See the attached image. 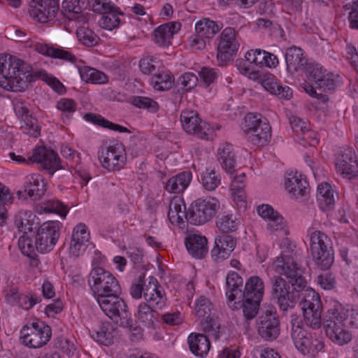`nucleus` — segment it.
<instances>
[{
	"instance_id": "nucleus-1",
	"label": "nucleus",
	"mask_w": 358,
	"mask_h": 358,
	"mask_svg": "<svg viewBox=\"0 0 358 358\" xmlns=\"http://www.w3.org/2000/svg\"><path fill=\"white\" fill-rule=\"evenodd\" d=\"M34 80L29 64L10 55H0V86L13 92H24Z\"/></svg>"
},
{
	"instance_id": "nucleus-2",
	"label": "nucleus",
	"mask_w": 358,
	"mask_h": 358,
	"mask_svg": "<svg viewBox=\"0 0 358 358\" xmlns=\"http://www.w3.org/2000/svg\"><path fill=\"white\" fill-rule=\"evenodd\" d=\"M310 251L315 264L320 269L328 270L333 265V243L324 232L315 230L310 233Z\"/></svg>"
},
{
	"instance_id": "nucleus-3",
	"label": "nucleus",
	"mask_w": 358,
	"mask_h": 358,
	"mask_svg": "<svg viewBox=\"0 0 358 358\" xmlns=\"http://www.w3.org/2000/svg\"><path fill=\"white\" fill-rule=\"evenodd\" d=\"M273 266L277 273L287 278V283L292 287L303 294L304 292L309 293L311 289L307 285V280L304 276L305 270L292 257L282 254L273 262Z\"/></svg>"
},
{
	"instance_id": "nucleus-4",
	"label": "nucleus",
	"mask_w": 358,
	"mask_h": 358,
	"mask_svg": "<svg viewBox=\"0 0 358 358\" xmlns=\"http://www.w3.org/2000/svg\"><path fill=\"white\" fill-rule=\"evenodd\" d=\"M264 293V283L263 280L257 276L250 277L245 282L242 299V310L245 318L250 320L258 313L260 303Z\"/></svg>"
},
{
	"instance_id": "nucleus-5",
	"label": "nucleus",
	"mask_w": 358,
	"mask_h": 358,
	"mask_svg": "<svg viewBox=\"0 0 358 358\" xmlns=\"http://www.w3.org/2000/svg\"><path fill=\"white\" fill-rule=\"evenodd\" d=\"M243 130L246 139L257 146H264L271 138V127L267 119L259 113H248Z\"/></svg>"
},
{
	"instance_id": "nucleus-6",
	"label": "nucleus",
	"mask_w": 358,
	"mask_h": 358,
	"mask_svg": "<svg viewBox=\"0 0 358 358\" xmlns=\"http://www.w3.org/2000/svg\"><path fill=\"white\" fill-rule=\"evenodd\" d=\"M271 297L284 313L293 309L303 295L294 287L291 289L290 285L280 275L271 278Z\"/></svg>"
},
{
	"instance_id": "nucleus-7",
	"label": "nucleus",
	"mask_w": 358,
	"mask_h": 358,
	"mask_svg": "<svg viewBox=\"0 0 358 358\" xmlns=\"http://www.w3.org/2000/svg\"><path fill=\"white\" fill-rule=\"evenodd\" d=\"M88 284L96 299L121 293V287L116 278L101 267H96L91 271Z\"/></svg>"
},
{
	"instance_id": "nucleus-8",
	"label": "nucleus",
	"mask_w": 358,
	"mask_h": 358,
	"mask_svg": "<svg viewBox=\"0 0 358 358\" xmlns=\"http://www.w3.org/2000/svg\"><path fill=\"white\" fill-rule=\"evenodd\" d=\"M220 208V202L215 197L198 199L187 210V221L194 225L203 224L210 221Z\"/></svg>"
},
{
	"instance_id": "nucleus-9",
	"label": "nucleus",
	"mask_w": 358,
	"mask_h": 358,
	"mask_svg": "<svg viewBox=\"0 0 358 358\" xmlns=\"http://www.w3.org/2000/svg\"><path fill=\"white\" fill-rule=\"evenodd\" d=\"M98 154L101 166L108 171H120L126 164L127 152L124 145L120 142L102 145Z\"/></svg>"
},
{
	"instance_id": "nucleus-10",
	"label": "nucleus",
	"mask_w": 358,
	"mask_h": 358,
	"mask_svg": "<svg viewBox=\"0 0 358 358\" xmlns=\"http://www.w3.org/2000/svg\"><path fill=\"white\" fill-rule=\"evenodd\" d=\"M22 343L31 348H38L45 345L50 339L52 331L43 322H32L24 325L20 331Z\"/></svg>"
},
{
	"instance_id": "nucleus-11",
	"label": "nucleus",
	"mask_w": 358,
	"mask_h": 358,
	"mask_svg": "<svg viewBox=\"0 0 358 358\" xmlns=\"http://www.w3.org/2000/svg\"><path fill=\"white\" fill-rule=\"evenodd\" d=\"M300 305L304 324L313 329H319L321 327L322 303L318 294L310 289L307 296H303Z\"/></svg>"
},
{
	"instance_id": "nucleus-12",
	"label": "nucleus",
	"mask_w": 358,
	"mask_h": 358,
	"mask_svg": "<svg viewBox=\"0 0 358 358\" xmlns=\"http://www.w3.org/2000/svg\"><path fill=\"white\" fill-rule=\"evenodd\" d=\"M237 32L233 27H226L219 36L217 59L220 66L231 61L238 50L240 44L236 38Z\"/></svg>"
},
{
	"instance_id": "nucleus-13",
	"label": "nucleus",
	"mask_w": 358,
	"mask_h": 358,
	"mask_svg": "<svg viewBox=\"0 0 358 358\" xmlns=\"http://www.w3.org/2000/svg\"><path fill=\"white\" fill-rule=\"evenodd\" d=\"M60 225L59 222L48 221L39 227L35 236L38 252L45 253L52 250L60 236Z\"/></svg>"
},
{
	"instance_id": "nucleus-14",
	"label": "nucleus",
	"mask_w": 358,
	"mask_h": 358,
	"mask_svg": "<svg viewBox=\"0 0 358 358\" xmlns=\"http://www.w3.org/2000/svg\"><path fill=\"white\" fill-rule=\"evenodd\" d=\"M258 334L265 341H273L280 334V322L275 308H266L257 320Z\"/></svg>"
},
{
	"instance_id": "nucleus-15",
	"label": "nucleus",
	"mask_w": 358,
	"mask_h": 358,
	"mask_svg": "<svg viewBox=\"0 0 358 358\" xmlns=\"http://www.w3.org/2000/svg\"><path fill=\"white\" fill-rule=\"evenodd\" d=\"M121 293H115L96 299L102 311L117 323L130 313L125 301L120 296Z\"/></svg>"
},
{
	"instance_id": "nucleus-16",
	"label": "nucleus",
	"mask_w": 358,
	"mask_h": 358,
	"mask_svg": "<svg viewBox=\"0 0 358 358\" xmlns=\"http://www.w3.org/2000/svg\"><path fill=\"white\" fill-rule=\"evenodd\" d=\"M180 121L183 129L187 134H194L200 138L205 139H208L211 134L212 129L210 125L202 121L198 113L194 111H182Z\"/></svg>"
},
{
	"instance_id": "nucleus-17",
	"label": "nucleus",
	"mask_w": 358,
	"mask_h": 358,
	"mask_svg": "<svg viewBox=\"0 0 358 358\" xmlns=\"http://www.w3.org/2000/svg\"><path fill=\"white\" fill-rule=\"evenodd\" d=\"M59 0H31L29 13L38 22H47L55 18L59 10Z\"/></svg>"
},
{
	"instance_id": "nucleus-18",
	"label": "nucleus",
	"mask_w": 358,
	"mask_h": 358,
	"mask_svg": "<svg viewBox=\"0 0 358 358\" xmlns=\"http://www.w3.org/2000/svg\"><path fill=\"white\" fill-rule=\"evenodd\" d=\"M291 337L295 347L303 355L309 352L313 341L303 329V322L299 315H292L290 320Z\"/></svg>"
},
{
	"instance_id": "nucleus-19",
	"label": "nucleus",
	"mask_w": 358,
	"mask_h": 358,
	"mask_svg": "<svg viewBox=\"0 0 358 358\" xmlns=\"http://www.w3.org/2000/svg\"><path fill=\"white\" fill-rule=\"evenodd\" d=\"M337 171L344 178L351 180L358 176V160L352 148L345 149L336 159Z\"/></svg>"
},
{
	"instance_id": "nucleus-20",
	"label": "nucleus",
	"mask_w": 358,
	"mask_h": 358,
	"mask_svg": "<svg viewBox=\"0 0 358 358\" xmlns=\"http://www.w3.org/2000/svg\"><path fill=\"white\" fill-rule=\"evenodd\" d=\"M33 162L41 164L43 169L48 170L50 174H53L57 170L63 169L58 155L53 150L45 147H38L33 150L30 156Z\"/></svg>"
},
{
	"instance_id": "nucleus-21",
	"label": "nucleus",
	"mask_w": 358,
	"mask_h": 358,
	"mask_svg": "<svg viewBox=\"0 0 358 358\" xmlns=\"http://www.w3.org/2000/svg\"><path fill=\"white\" fill-rule=\"evenodd\" d=\"M90 238V232L85 224H77L72 233L69 246V254L71 257H78L83 255L87 247Z\"/></svg>"
},
{
	"instance_id": "nucleus-22",
	"label": "nucleus",
	"mask_w": 358,
	"mask_h": 358,
	"mask_svg": "<svg viewBox=\"0 0 358 358\" xmlns=\"http://www.w3.org/2000/svg\"><path fill=\"white\" fill-rule=\"evenodd\" d=\"M329 318L338 323L358 329V308L346 309L342 304L336 303L328 310Z\"/></svg>"
},
{
	"instance_id": "nucleus-23",
	"label": "nucleus",
	"mask_w": 358,
	"mask_h": 358,
	"mask_svg": "<svg viewBox=\"0 0 358 358\" xmlns=\"http://www.w3.org/2000/svg\"><path fill=\"white\" fill-rule=\"evenodd\" d=\"M336 82L334 74L332 73H327L326 71L322 79L318 81L315 87L310 83H305L303 88L310 96L315 97L325 103L329 100L328 96L322 93H317L315 88L323 92H331L336 89Z\"/></svg>"
},
{
	"instance_id": "nucleus-24",
	"label": "nucleus",
	"mask_w": 358,
	"mask_h": 358,
	"mask_svg": "<svg viewBox=\"0 0 358 358\" xmlns=\"http://www.w3.org/2000/svg\"><path fill=\"white\" fill-rule=\"evenodd\" d=\"M144 299L155 309H162L166 304V296L163 287L156 278L150 277L148 285L144 289Z\"/></svg>"
},
{
	"instance_id": "nucleus-25",
	"label": "nucleus",
	"mask_w": 358,
	"mask_h": 358,
	"mask_svg": "<svg viewBox=\"0 0 358 358\" xmlns=\"http://www.w3.org/2000/svg\"><path fill=\"white\" fill-rule=\"evenodd\" d=\"M236 243V240L231 236L223 235L217 237L210 252L213 260L220 262L227 259L234 251Z\"/></svg>"
},
{
	"instance_id": "nucleus-26",
	"label": "nucleus",
	"mask_w": 358,
	"mask_h": 358,
	"mask_svg": "<svg viewBox=\"0 0 358 358\" xmlns=\"http://www.w3.org/2000/svg\"><path fill=\"white\" fill-rule=\"evenodd\" d=\"M5 299L8 303L12 306H17L24 310L31 309L35 304L39 303L41 299L36 295L24 294L19 292L18 289L15 287H10L5 290Z\"/></svg>"
},
{
	"instance_id": "nucleus-27",
	"label": "nucleus",
	"mask_w": 358,
	"mask_h": 358,
	"mask_svg": "<svg viewBox=\"0 0 358 358\" xmlns=\"http://www.w3.org/2000/svg\"><path fill=\"white\" fill-rule=\"evenodd\" d=\"M285 187L292 196L298 198L307 194L308 182L302 174L290 172L287 174Z\"/></svg>"
},
{
	"instance_id": "nucleus-28",
	"label": "nucleus",
	"mask_w": 358,
	"mask_h": 358,
	"mask_svg": "<svg viewBox=\"0 0 358 358\" xmlns=\"http://www.w3.org/2000/svg\"><path fill=\"white\" fill-rule=\"evenodd\" d=\"M24 189L30 198L38 200L46 191V182L40 174H31L25 178Z\"/></svg>"
},
{
	"instance_id": "nucleus-29",
	"label": "nucleus",
	"mask_w": 358,
	"mask_h": 358,
	"mask_svg": "<svg viewBox=\"0 0 358 358\" xmlns=\"http://www.w3.org/2000/svg\"><path fill=\"white\" fill-rule=\"evenodd\" d=\"M287 71L294 74L299 70L303 71L308 64L307 59L301 48L296 46L287 48L285 55Z\"/></svg>"
},
{
	"instance_id": "nucleus-30",
	"label": "nucleus",
	"mask_w": 358,
	"mask_h": 358,
	"mask_svg": "<svg viewBox=\"0 0 358 358\" xmlns=\"http://www.w3.org/2000/svg\"><path fill=\"white\" fill-rule=\"evenodd\" d=\"M327 322L324 327L325 333L334 343L339 345H343L352 340V334L348 331L341 327L338 321L329 318Z\"/></svg>"
},
{
	"instance_id": "nucleus-31",
	"label": "nucleus",
	"mask_w": 358,
	"mask_h": 358,
	"mask_svg": "<svg viewBox=\"0 0 358 358\" xmlns=\"http://www.w3.org/2000/svg\"><path fill=\"white\" fill-rule=\"evenodd\" d=\"M181 27L178 22H171L160 25L155 29L154 41L159 46H169L174 34L177 33Z\"/></svg>"
},
{
	"instance_id": "nucleus-32",
	"label": "nucleus",
	"mask_w": 358,
	"mask_h": 358,
	"mask_svg": "<svg viewBox=\"0 0 358 358\" xmlns=\"http://www.w3.org/2000/svg\"><path fill=\"white\" fill-rule=\"evenodd\" d=\"M192 179V172L184 171L170 178L166 182L164 189L171 194H180L187 188Z\"/></svg>"
},
{
	"instance_id": "nucleus-33",
	"label": "nucleus",
	"mask_w": 358,
	"mask_h": 358,
	"mask_svg": "<svg viewBox=\"0 0 358 358\" xmlns=\"http://www.w3.org/2000/svg\"><path fill=\"white\" fill-rule=\"evenodd\" d=\"M91 335L96 342L108 346L114 343L117 336V328L115 324L109 322H104L92 331Z\"/></svg>"
},
{
	"instance_id": "nucleus-34",
	"label": "nucleus",
	"mask_w": 358,
	"mask_h": 358,
	"mask_svg": "<svg viewBox=\"0 0 358 358\" xmlns=\"http://www.w3.org/2000/svg\"><path fill=\"white\" fill-rule=\"evenodd\" d=\"M207 243V238L198 234H189L185 241L188 252L197 259H202L206 255Z\"/></svg>"
},
{
	"instance_id": "nucleus-35",
	"label": "nucleus",
	"mask_w": 358,
	"mask_h": 358,
	"mask_svg": "<svg viewBox=\"0 0 358 358\" xmlns=\"http://www.w3.org/2000/svg\"><path fill=\"white\" fill-rule=\"evenodd\" d=\"M217 159L222 167L228 173H233L235 171L236 157L233 146L229 143H224L217 150Z\"/></svg>"
},
{
	"instance_id": "nucleus-36",
	"label": "nucleus",
	"mask_w": 358,
	"mask_h": 358,
	"mask_svg": "<svg viewBox=\"0 0 358 358\" xmlns=\"http://www.w3.org/2000/svg\"><path fill=\"white\" fill-rule=\"evenodd\" d=\"M35 50L43 55L52 58L63 59L71 63H74L76 61V57L74 55L61 48H55L48 44L36 43Z\"/></svg>"
},
{
	"instance_id": "nucleus-37",
	"label": "nucleus",
	"mask_w": 358,
	"mask_h": 358,
	"mask_svg": "<svg viewBox=\"0 0 358 358\" xmlns=\"http://www.w3.org/2000/svg\"><path fill=\"white\" fill-rule=\"evenodd\" d=\"M188 343L191 352L201 357L207 355L210 347L208 336L202 334H191L188 337Z\"/></svg>"
},
{
	"instance_id": "nucleus-38",
	"label": "nucleus",
	"mask_w": 358,
	"mask_h": 358,
	"mask_svg": "<svg viewBox=\"0 0 358 358\" xmlns=\"http://www.w3.org/2000/svg\"><path fill=\"white\" fill-rule=\"evenodd\" d=\"M317 199L322 210L329 211L334 208L335 198L334 191L330 184L324 182L318 185Z\"/></svg>"
},
{
	"instance_id": "nucleus-39",
	"label": "nucleus",
	"mask_w": 358,
	"mask_h": 358,
	"mask_svg": "<svg viewBox=\"0 0 358 358\" xmlns=\"http://www.w3.org/2000/svg\"><path fill=\"white\" fill-rule=\"evenodd\" d=\"M150 304L142 302L138 306L137 317L138 320L148 328H154L157 321L158 313Z\"/></svg>"
},
{
	"instance_id": "nucleus-40",
	"label": "nucleus",
	"mask_w": 358,
	"mask_h": 358,
	"mask_svg": "<svg viewBox=\"0 0 358 358\" xmlns=\"http://www.w3.org/2000/svg\"><path fill=\"white\" fill-rule=\"evenodd\" d=\"M262 86L271 94L280 98L289 99L292 97V90L289 87H282L278 84L273 76L263 77L261 78Z\"/></svg>"
},
{
	"instance_id": "nucleus-41",
	"label": "nucleus",
	"mask_w": 358,
	"mask_h": 358,
	"mask_svg": "<svg viewBox=\"0 0 358 358\" xmlns=\"http://www.w3.org/2000/svg\"><path fill=\"white\" fill-rule=\"evenodd\" d=\"M81 79L86 83L93 84H106L108 82V76L103 72L87 66L79 67Z\"/></svg>"
},
{
	"instance_id": "nucleus-42",
	"label": "nucleus",
	"mask_w": 358,
	"mask_h": 358,
	"mask_svg": "<svg viewBox=\"0 0 358 358\" xmlns=\"http://www.w3.org/2000/svg\"><path fill=\"white\" fill-rule=\"evenodd\" d=\"M123 15L119 8L113 5V8H110V10H107L102 15L99 20V24L103 29L113 30L118 27L121 22L120 16Z\"/></svg>"
},
{
	"instance_id": "nucleus-43",
	"label": "nucleus",
	"mask_w": 358,
	"mask_h": 358,
	"mask_svg": "<svg viewBox=\"0 0 358 358\" xmlns=\"http://www.w3.org/2000/svg\"><path fill=\"white\" fill-rule=\"evenodd\" d=\"M221 27L214 21L203 18L195 24V31L199 36L205 38H212Z\"/></svg>"
},
{
	"instance_id": "nucleus-44",
	"label": "nucleus",
	"mask_w": 358,
	"mask_h": 358,
	"mask_svg": "<svg viewBox=\"0 0 358 358\" xmlns=\"http://www.w3.org/2000/svg\"><path fill=\"white\" fill-rule=\"evenodd\" d=\"M84 118L86 121L92 122L93 124L101 126L103 128H107L108 129L122 133L129 132L127 128L110 122L100 115L89 113L85 115Z\"/></svg>"
},
{
	"instance_id": "nucleus-45",
	"label": "nucleus",
	"mask_w": 358,
	"mask_h": 358,
	"mask_svg": "<svg viewBox=\"0 0 358 358\" xmlns=\"http://www.w3.org/2000/svg\"><path fill=\"white\" fill-rule=\"evenodd\" d=\"M117 324L127 329L132 341H138L142 338L143 329L134 321L131 313L121 320H117Z\"/></svg>"
},
{
	"instance_id": "nucleus-46",
	"label": "nucleus",
	"mask_w": 358,
	"mask_h": 358,
	"mask_svg": "<svg viewBox=\"0 0 358 358\" xmlns=\"http://www.w3.org/2000/svg\"><path fill=\"white\" fill-rule=\"evenodd\" d=\"M41 210L47 213H55L62 218H65L68 212V206L59 200L50 199L43 201L41 205Z\"/></svg>"
},
{
	"instance_id": "nucleus-47",
	"label": "nucleus",
	"mask_w": 358,
	"mask_h": 358,
	"mask_svg": "<svg viewBox=\"0 0 358 358\" xmlns=\"http://www.w3.org/2000/svg\"><path fill=\"white\" fill-rule=\"evenodd\" d=\"M20 129L22 133L36 138L40 135L41 128L38 120L31 114L20 119Z\"/></svg>"
},
{
	"instance_id": "nucleus-48",
	"label": "nucleus",
	"mask_w": 358,
	"mask_h": 358,
	"mask_svg": "<svg viewBox=\"0 0 358 358\" xmlns=\"http://www.w3.org/2000/svg\"><path fill=\"white\" fill-rule=\"evenodd\" d=\"M203 187L208 191L215 190L221 183L220 174L215 170H206L201 174Z\"/></svg>"
},
{
	"instance_id": "nucleus-49",
	"label": "nucleus",
	"mask_w": 358,
	"mask_h": 358,
	"mask_svg": "<svg viewBox=\"0 0 358 358\" xmlns=\"http://www.w3.org/2000/svg\"><path fill=\"white\" fill-rule=\"evenodd\" d=\"M33 214L31 211L22 210L15 216V225L20 231L26 233L32 229Z\"/></svg>"
},
{
	"instance_id": "nucleus-50",
	"label": "nucleus",
	"mask_w": 358,
	"mask_h": 358,
	"mask_svg": "<svg viewBox=\"0 0 358 358\" xmlns=\"http://www.w3.org/2000/svg\"><path fill=\"white\" fill-rule=\"evenodd\" d=\"M239 222L233 215H222L216 221V226L224 233H229L236 231Z\"/></svg>"
},
{
	"instance_id": "nucleus-51",
	"label": "nucleus",
	"mask_w": 358,
	"mask_h": 358,
	"mask_svg": "<svg viewBox=\"0 0 358 358\" xmlns=\"http://www.w3.org/2000/svg\"><path fill=\"white\" fill-rule=\"evenodd\" d=\"M18 245L24 255L35 260L36 257V251H38V247L36 243L34 244L31 238L24 234L22 235L18 240Z\"/></svg>"
},
{
	"instance_id": "nucleus-52",
	"label": "nucleus",
	"mask_w": 358,
	"mask_h": 358,
	"mask_svg": "<svg viewBox=\"0 0 358 358\" xmlns=\"http://www.w3.org/2000/svg\"><path fill=\"white\" fill-rule=\"evenodd\" d=\"M343 8L350 10L348 21L351 29H358V0H343Z\"/></svg>"
},
{
	"instance_id": "nucleus-53",
	"label": "nucleus",
	"mask_w": 358,
	"mask_h": 358,
	"mask_svg": "<svg viewBox=\"0 0 358 358\" xmlns=\"http://www.w3.org/2000/svg\"><path fill=\"white\" fill-rule=\"evenodd\" d=\"M151 83L157 90H166L170 89L173 83L172 76L166 73H159L151 78Z\"/></svg>"
},
{
	"instance_id": "nucleus-54",
	"label": "nucleus",
	"mask_w": 358,
	"mask_h": 358,
	"mask_svg": "<svg viewBox=\"0 0 358 358\" xmlns=\"http://www.w3.org/2000/svg\"><path fill=\"white\" fill-rule=\"evenodd\" d=\"M302 71L306 73L308 80L313 83L315 86L318 81L322 79L326 70L318 64L308 63Z\"/></svg>"
},
{
	"instance_id": "nucleus-55",
	"label": "nucleus",
	"mask_w": 358,
	"mask_h": 358,
	"mask_svg": "<svg viewBox=\"0 0 358 358\" xmlns=\"http://www.w3.org/2000/svg\"><path fill=\"white\" fill-rule=\"evenodd\" d=\"M213 309V303L204 296H201L195 301L194 310L196 316L199 318L211 315Z\"/></svg>"
},
{
	"instance_id": "nucleus-56",
	"label": "nucleus",
	"mask_w": 358,
	"mask_h": 358,
	"mask_svg": "<svg viewBox=\"0 0 358 358\" xmlns=\"http://www.w3.org/2000/svg\"><path fill=\"white\" fill-rule=\"evenodd\" d=\"M76 35L80 42L87 46H93L97 43V36L91 29L86 27H79Z\"/></svg>"
},
{
	"instance_id": "nucleus-57",
	"label": "nucleus",
	"mask_w": 358,
	"mask_h": 358,
	"mask_svg": "<svg viewBox=\"0 0 358 358\" xmlns=\"http://www.w3.org/2000/svg\"><path fill=\"white\" fill-rule=\"evenodd\" d=\"M56 107L63 113L62 119L64 120V119L69 120L76 110V102L73 99L65 98L61 99L57 101Z\"/></svg>"
},
{
	"instance_id": "nucleus-58",
	"label": "nucleus",
	"mask_w": 358,
	"mask_h": 358,
	"mask_svg": "<svg viewBox=\"0 0 358 358\" xmlns=\"http://www.w3.org/2000/svg\"><path fill=\"white\" fill-rule=\"evenodd\" d=\"M132 103L136 107L147 109L151 112H155L158 109L157 103L153 99L145 96H136L133 97Z\"/></svg>"
},
{
	"instance_id": "nucleus-59",
	"label": "nucleus",
	"mask_w": 358,
	"mask_h": 358,
	"mask_svg": "<svg viewBox=\"0 0 358 358\" xmlns=\"http://www.w3.org/2000/svg\"><path fill=\"white\" fill-rule=\"evenodd\" d=\"M203 318V320L201 321V327L203 330L217 338L219 337L220 325L217 323V321L211 315Z\"/></svg>"
},
{
	"instance_id": "nucleus-60",
	"label": "nucleus",
	"mask_w": 358,
	"mask_h": 358,
	"mask_svg": "<svg viewBox=\"0 0 358 358\" xmlns=\"http://www.w3.org/2000/svg\"><path fill=\"white\" fill-rule=\"evenodd\" d=\"M197 82L198 78L195 74L187 72L178 78L177 80V85L180 87L182 89L188 91L194 88L196 85Z\"/></svg>"
},
{
	"instance_id": "nucleus-61",
	"label": "nucleus",
	"mask_w": 358,
	"mask_h": 358,
	"mask_svg": "<svg viewBox=\"0 0 358 358\" xmlns=\"http://www.w3.org/2000/svg\"><path fill=\"white\" fill-rule=\"evenodd\" d=\"M243 285H234L230 284V286L225 283V295L229 302L242 301L244 294H243Z\"/></svg>"
},
{
	"instance_id": "nucleus-62",
	"label": "nucleus",
	"mask_w": 358,
	"mask_h": 358,
	"mask_svg": "<svg viewBox=\"0 0 358 358\" xmlns=\"http://www.w3.org/2000/svg\"><path fill=\"white\" fill-rule=\"evenodd\" d=\"M159 62L153 57H146L141 59L139 62V68L141 71L145 75L153 73L157 67Z\"/></svg>"
},
{
	"instance_id": "nucleus-63",
	"label": "nucleus",
	"mask_w": 358,
	"mask_h": 358,
	"mask_svg": "<svg viewBox=\"0 0 358 358\" xmlns=\"http://www.w3.org/2000/svg\"><path fill=\"white\" fill-rule=\"evenodd\" d=\"M317 284L325 290H331L336 287V278L331 273H324L319 275L317 278Z\"/></svg>"
},
{
	"instance_id": "nucleus-64",
	"label": "nucleus",
	"mask_w": 358,
	"mask_h": 358,
	"mask_svg": "<svg viewBox=\"0 0 358 358\" xmlns=\"http://www.w3.org/2000/svg\"><path fill=\"white\" fill-rule=\"evenodd\" d=\"M13 103L15 113L18 118L23 119L24 117L31 115L29 109V104L27 102L21 99H15Z\"/></svg>"
}]
</instances>
